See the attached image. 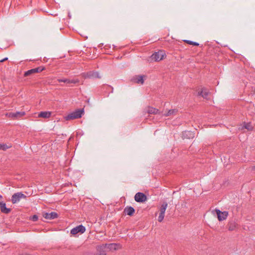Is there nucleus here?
Wrapping results in <instances>:
<instances>
[{
    "mask_svg": "<svg viewBox=\"0 0 255 255\" xmlns=\"http://www.w3.org/2000/svg\"><path fill=\"white\" fill-rule=\"evenodd\" d=\"M43 216L44 218L48 220H52L56 219L58 217V214L55 212H52L51 213H44Z\"/></svg>",
    "mask_w": 255,
    "mask_h": 255,
    "instance_id": "10",
    "label": "nucleus"
},
{
    "mask_svg": "<svg viewBox=\"0 0 255 255\" xmlns=\"http://www.w3.org/2000/svg\"><path fill=\"white\" fill-rule=\"evenodd\" d=\"M83 76L85 78L95 79V78H101L99 73L97 71H91L87 73H83Z\"/></svg>",
    "mask_w": 255,
    "mask_h": 255,
    "instance_id": "4",
    "label": "nucleus"
},
{
    "mask_svg": "<svg viewBox=\"0 0 255 255\" xmlns=\"http://www.w3.org/2000/svg\"><path fill=\"white\" fill-rule=\"evenodd\" d=\"M26 196L21 192H17L12 195L11 197V202L13 204L18 202L21 199L25 198Z\"/></svg>",
    "mask_w": 255,
    "mask_h": 255,
    "instance_id": "5",
    "label": "nucleus"
},
{
    "mask_svg": "<svg viewBox=\"0 0 255 255\" xmlns=\"http://www.w3.org/2000/svg\"><path fill=\"white\" fill-rule=\"evenodd\" d=\"M0 209L4 214H8L11 211V209L6 208V204L3 202H0Z\"/></svg>",
    "mask_w": 255,
    "mask_h": 255,
    "instance_id": "13",
    "label": "nucleus"
},
{
    "mask_svg": "<svg viewBox=\"0 0 255 255\" xmlns=\"http://www.w3.org/2000/svg\"><path fill=\"white\" fill-rule=\"evenodd\" d=\"M131 81L137 84H143L144 83L143 76L136 75L132 77Z\"/></svg>",
    "mask_w": 255,
    "mask_h": 255,
    "instance_id": "12",
    "label": "nucleus"
},
{
    "mask_svg": "<svg viewBox=\"0 0 255 255\" xmlns=\"http://www.w3.org/2000/svg\"><path fill=\"white\" fill-rule=\"evenodd\" d=\"M243 128L248 129L249 131L253 130L254 128V127L251 123H244Z\"/></svg>",
    "mask_w": 255,
    "mask_h": 255,
    "instance_id": "20",
    "label": "nucleus"
},
{
    "mask_svg": "<svg viewBox=\"0 0 255 255\" xmlns=\"http://www.w3.org/2000/svg\"><path fill=\"white\" fill-rule=\"evenodd\" d=\"M209 92L205 88H202L201 90L198 92L199 96H202L203 98L207 99Z\"/></svg>",
    "mask_w": 255,
    "mask_h": 255,
    "instance_id": "14",
    "label": "nucleus"
},
{
    "mask_svg": "<svg viewBox=\"0 0 255 255\" xmlns=\"http://www.w3.org/2000/svg\"><path fill=\"white\" fill-rule=\"evenodd\" d=\"M176 111L175 110H170L168 111V112L166 114H164V115L166 117H168L173 115Z\"/></svg>",
    "mask_w": 255,
    "mask_h": 255,
    "instance_id": "26",
    "label": "nucleus"
},
{
    "mask_svg": "<svg viewBox=\"0 0 255 255\" xmlns=\"http://www.w3.org/2000/svg\"><path fill=\"white\" fill-rule=\"evenodd\" d=\"M25 115V113L24 112H16L15 113L9 112L5 114V116L10 118L12 120H17L19 119L21 117L24 116Z\"/></svg>",
    "mask_w": 255,
    "mask_h": 255,
    "instance_id": "2",
    "label": "nucleus"
},
{
    "mask_svg": "<svg viewBox=\"0 0 255 255\" xmlns=\"http://www.w3.org/2000/svg\"><path fill=\"white\" fill-rule=\"evenodd\" d=\"M252 169L253 170H255V166H254L252 167Z\"/></svg>",
    "mask_w": 255,
    "mask_h": 255,
    "instance_id": "31",
    "label": "nucleus"
},
{
    "mask_svg": "<svg viewBox=\"0 0 255 255\" xmlns=\"http://www.w3.org/2000/svg\"><path fill=\"white\" fill-rule=\"evenodd\" d=\"M84 113V110L83 109H78L75 111L69 114L65 117V119L67 121L74 120L76 119L80 118Z\"/></svg>",
    "mask_w": 255,
    "mask_h": 255,
    "instance_id": "1",
    "label": "nucleus"
},
{
    "mask_svg": "<svg viewBox=\"0 0 255 255\" xmlns=\"http://www.w3.org/2000/svg\"><path fill=\"white\" fill-rule=\"evenodd\" d=\"M34 73H36V72L34 71V69L33 68V69H31L30 70H29L26 71L24 73V76L25 77H26V76H29Z\"/></svg>",
    "mask_w": 255,
    "mask_h": 255,
    "instance_id": "23",
    "label": "nucleus"
},
{
    "mask_svg": "<svg viewBox=\"0 0 255 255\" xmlns=\"http://www.w3.org/2000/svg\"><path fill=\"white\" fill-rule=\"evenodd\" d=\"M167 205L168 204L166 202L163 203L160 207V213H165Z\"/></svg>",
    "mask_w": 255,
    "mask_h": 255,
    "instance_id": "21",
    "label": "nucleus"
},
{
    "mask_svg": "<svg viewBox=\"0 0 255 255\" xmlns=\"http://www.w3.org/2000/svg\"><path fill=\"white\" fill-rule=\"evenodd\" d=\"M7 59H8V58H7V57H6V58H4V59H2V60H0V62H4V61H5L7 60Z\"/></svg>",
    "mask_w": 255,
    "mask_h": 255,
    "instance_id": "30",
    "label": "nucleus"
},
{
    "mask_svg": "<svg viewBox=\"0 0 255 255\" xmlns=\"http://www.w3.org/2000/svg\"><path fill=\"white\" fill-rule=\"evenodd\" d=\"M34 71L36 73H39V72H42L44 69V68L42 67H39L34 68Z\"/></svg>",
    "mask_w": 255,
    "mask_h": 255,
    "instance_id": "28",
    "label": "nucleus"
},
{
    "mask_svg": "<svg viewBox=\"0 0 255 255\" xmlns=\"http://www.w3.org/2000/svg\"><path fill=\"white\" fill-rule=\"evenodd\" d=\"M2 198V196L1 195H0V199H1Z\"/></svg>",
    "mask_w": 255,
    "mask_h": 255,
    "instance_id": "32",
    "label": "nucleus"
},
{
    "mask_svg": "<svg viewBox=\"0 0 255 255\" xmlns=\"http://www.w3.org/2000/svg\"><path fill=\"white\" fill-rule=\"evenodd\" d=\"M85 227L83 225H81L76 227L75 228H73L71 230L70 233L73 235H75L79 233L83 234L85 232Z\"/></svg>",
    "mask_w": 255,
    "mask_h": 255,
    "instance_id": "8",
    "label": "nucleus"
},
{
    "mask_svg": "<svg viewBox=\"0 0 255 255\" xmlns=\"http://www.w3.org/2000/svg\"><path fill=\"white\" fill-rule=\"evenodd\" d=\"M215 212L217 215L218 219L219 221L226 220L228 216V212L227 211L222 212L220 210L216 209Z\"/></svg>",
    "mask_w": 255,
    "mask_h": 255,
    "instance_id": "6",
    "label": "nucleus"
},
{
    "mask_svg": "<svg viewBox=\"0 0 255 255\" xmlns=\"http://www.w3.org/2000/svg\"><path fill=\"white\" fill-rule=\"evenodd\" d=\"M38 219V217L36 215H34L30 218V219L34 222L37 221Z\"/></svg>",
    "mask_w": 255,
    "mask_h": 255,
    "instance_id": "29",
    "label": "nucleus"
},
{
    "mask_svg": "<svg viewBox=\"0 0 255 255\" xmlns=\"http://www.w3.org/2000/svg\"><path fill=\"white\" fill-rule=\"evenodd\" d=\"M183 135L184 136H188L189 138L193 137L194 136V134L189 131H185L183 133Z\"/></svg>",
    "mask_w": 255,
    "mask_h": 255,
    "instance_id": "24",
    "label": "nucleus"
},
{
    "mask_svg": "<svg viewBox=\"0 0 255 255\" xmlns=\"http://www.w3.org/2000/svg\"><path fill=\"white\" fill-rule=\"evenodd\" d=\"M134 212V209L131 206H127L124 209V212L125 214L129 216H132Z\"/></svg>",
    "mask_w": 255,
    "mask_h": 255,
    "instance_id": "16",
    "label": "nucleus"
},
{
    "mask_svg": "<svg viewBox=\"0 0 255 255\" xmlns=\"http://www.w3.org/2000/svg\"><path fill=\"white\" fill-rule=\"evenodd\" d=\"M10 145H7L6 144L0 143V150H5L6 149L10 148Z\"/></svg>",
    "mask_w": 255,
    "mask_h": 255,
    "instance_id": "22",
    "label": "nucleus"
},
{
    "mask_svg": "<svg viewBox=\"0 0 255 255\" xmlns=\"http://www.w3.org/2000/svg\"><path fill=\"white\" fill-rule=\"evenodd\" d=\"M105 248H107L110 251H116L122 249V245L120 244L111 243L103 244Z\"/></svg>",
    "mask_w": 255,
    "mask_h": 255,
    "instance_id": "9",
    "label": "nucleus"
},
{
    "mask_svg": "<svg viewBox=\"0 0 255 255\" xmlns=\"http://www.w3.org/2000/svg\"><path fill=\"white\" fill-rule=\"evenodd\" d=\"M51 115V113L48 111L41 112L38 114L39 118H42L44 119L49 118Z\"/></svg>",
    "mask_w": 255,
    "mask_h": 255,
    "instance_id": "17",
    "label": "nucleus"
},
{
    "mask_svg": "<svg viewBox=\"0 0 255 255\" xmlns=\"http://www.w3.org/2000/svg\"><path fill=\"white\" fill-rule=\"evenodd\" d=\"M184 41L190 45H193L194 46H198L199 44L197 42H194L192 41L188 40H185Z\"/></svg>",
    "mask_w": 255,
    "mask_h": 255,
    "instance_id": "25",
    "label": "nucleus"
},
{
    "mask_svg": "<svg viewBox=\"0 0 255 255\" xmlns=\"http://www.w3.org/2000/svg\"><path fill=\"white\" fill-rule=\"evenodd\" d=\"M57 81L59 82H64V83H69V84H77V83H79L80 81L79 79H58L57 80Z\"/></svg>",
    "mask_w": 255,
    "mask_h": 255,
    "instance_id": "11",
    "label": "nucleus"
},
{
    "mask_svg": "<svg viewBox=\"0 0 255 255\" xmlns=\"http://www.w3.org/2000/svg\"><path fill=\"white\" fill-rule=\"evenodd\" d=\"M134 200L137 202L143 203L147 200V197L144 193L138 192L134 196Z\"/></svg>",
    "mask_w": 255,
    "mask_h": 255,
    "instance_id": "7",
    "label": "nucleus"
},
{
    "mask_svg": "<svg viewBox=\"0 0 255 255\" xmlns=\"http://www.w3.org/2000/svg\"><path fill=\"white\" fill-rule=\"evenodd\" d=\"M147 113L149 114H157L159 113V112L157 109L149 107L147 110Z\"/></svg>",
    "mask_w": 255,
    "mask_h": 255,
    "instance_id": "19",
    "label": "nucleus"
},
{
    "mask_svg": "<svg viewBox=\"0 0 255 255\" xmlns=\"http://www.w3.org/2000/svg\"><path fill=\"white\" fill-rule=\"evenodd\" d=\"M105 248L103 244L97 247V250L99 252L98 255H106V252L104 250Z\"/></svg>",
    "mask_w": 255,
    "mask_h": 255,
    "instance_id": "18",
    "label": "nucleus"
},
{
    "mask_svg": "<svg viewBox=\"0 0 255 255\" xmlns=\"http://www.w3.org/2000/svg\"><path fill=\"white\" fill-rule=\"evenodd\" d=\"M164 214L165 213H159V215L158 218V221L159 222H161L163 221L164 217Z\"/></svg>",
    "mask_w": 255,
    "mask_h": 255,
    "instance_id": "27",
    "label": "nucleus"
},
{
    "mask_svg": "<svg viewBox=\"0 0 255 255\" xmlns=\"http://www.w3.org/2000/svg\"><path fill=\"white\" fill-rule=\"evenodd\" d=\"M164 55V51L159 50L158 52H155L153 53L150 58L151 60H154L155 61H159L163 59Z\"/></svg>",
    "mask_w": 255,
    "mask_h": 255,
    "instance_id": "3",
    "label": "nucleus"
},
{
    "mask_svg": "<svg viewBox=\"0 0 255 255\" xmlns=\"http://www.w3.org/2000/svg\"><path fill=\"white\" fill-rule=\"evenodd\" d=\"M228 230L230 231L236 230L238 228V224L233 221H230L228 223Z\"/></svg>",
    "mask_w": 255,
    "mask_h": 255,
    "instance_id": "15",
    "label": "nucleus"
}]
</instances>
